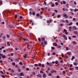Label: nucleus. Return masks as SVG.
<instances>
[{
  "label": "nucleus",
  "mask_w": 78,
  "mask_h": 78,
  "mask_svg": "<svg viewBox=\"0 0 78 78\" xmlns=\"http://www.w3.org/2000/svg\"><path fill=\"white\" fill-rule=\"evenodd\" d=\"M75 56H72V58H71V60H72V61H73V59H75Z\"/></svg>",
  "instance_id": "412c9836"
},
{
  "label": "nucleus",
  "mask_w": 78,
  "mask_h": 78,
  "mask_svg": "<svg viewBox=\"0 0 78 78\" xmlns=\"http://www.w3.org/2000/svg\"><path fill=\"white\" fill-rule=\"evenodd\" d=\"M72 24H73V23H69V25H72Z\"/></svg>",
  "instance_id": "49530a36"
},
{
  "label": "nucleus",
  "mask_w": 78,
  "mask_h": 78,
  "mask_svg": "<svg viewBox=\"0 0 78 78\" xmlns=\"http://www.w3.org/2000/svg\"><path fill=\"white\" fill-rule=\"evenodd\" d=\"M20 76H24L23 75V73H20Z\"/></svg>",
  "instance_id": "473e14b6"
},
{
  "label": "nucleus",
  "mask_w": 78,
  "mask_h": 78,
  "mask_svg": "<svg viewBox=\"0 0 78 78\" xmlns=\"http://www.w3.org/2000/svg\"><path fill=\"white\" fill-rule=\"evenodd\" d=\"M16 61L17 62H19V58H16V59H15Z\"/></svg>",
  "instance_id": "c85d7f7f"
},
{
  "label": "nucleus",
  "mask_w": 78,
  "mask_h": 78,
  "mask_svg": "<svg viewBox=\"0 0 78 78\" xmlns=\"http://www.w3.org/2000/svg\"><path fill=\"white\" fill-rule=\"evenodd\" d=\"M2 78H5V76H4L3 75H2Z\"/></svg>",
  "instance_id": "6e6d98bb"
},
{
  "label": "nucleus",
  "mask_w": 78,
  "mask_h": 78,
  "mask_svg": "<svg viewBox=\"0 0 78 78\" xmlns=\"http://www.w3.org/2000/svg\"><path fill=\"white\" fill-rule=\"evenodd\" d=\"M0 56L2 57V58L4 59L6 58V56L5 55H3L2 54H0Z\"/></svg>",
  "instance_id": "20e7f679"
},
{
  "label": "nucleus",
  "mask_w": 78,
  "mask_h": 78,
  "mask_svg": "<svg viewBox=\"0 0 78 78\" xmlns=\"http://www.w3.org/2000/svg\"><path fill=\"white\" fill-rule=\"evenodd\" d=\"M55 72V73H56V71H55L54 70H53L52 71H51V73H53Z\"/></svg>",
  "instance_id": "423d86ee"
},
{
  "label": "nucleus",
  "mask_w": 78,
  "mask_h": 78,
  "mask_svg": "<svg viewBox=\"0 0 78 78\" xmlns=\"http://www.w3.org/2000/svg\"><path fill=\"white\" fill-rule=\"evenodd\" d=\"M31 25H32V26L34 25V23L33 22H32Z\"/></svg>",
  "instance_id": "4d7b16f0"
},
{
  "label": "nucleus",
  "mask_w": 78,
  "mask_h": 78,
  "mask_svg": "<svg viewBox=\"0 0 78 78\" xmlns=\"http://www.w3.org/2000/svg\"><path fill=\"white\" fill-rule=\"evenodd\" d=\"M73 11H74L76 12V11H77V9H75V10H73Z\"/></svg>",
  "instance_id": "c03bdc74"
},
{
  "label": "nucleus",
  "mask_w": 78,
  "mask_h": 78,
  "mask_svg": "<svg viewBox=\"0 0 78 78\" xmlns=\"http://www.w3.org/2000/svg\"><path fill=\"white\" fill-rule=\"evenodd\" d=\"M27 54H25L24 55H23L24 58H27Z\"/></svg>",
  "instance_id": "dca6fc26"
},
{
  "label": "nucleus",
  "mask_w": 78,
  "mask_h": 78,
  "mask_svg": "<svg viewBox=\"0 0 78 78\" xmlns=\"http://www.w3.org/2000/svg\"><path fill=\"white\" fill-rule=\"evenodd\" d=\"M44 44H45V45H47V42L46 41H44Z\"/></svg>",
  "instance_id": "cd10ccee"
},
{
  "label": "nucleus",
  "mask_w": 78,
  "mask_h": 78,
  "mask_svg": "<svg viewBox=\"0 0 78 78\" xmlns=\"http://www.w3.org/2000/svg\"><path fill=\"white\" fill-rule=\"evenodd\" d=\"M7 37H8V38H9V35H8V34H7Z\"/></svg>",
  "instance_id": "09e8293b"
},
{
  "label": "nucleus",
  "mask_w": 78,
  "mask_h": 78,
  "mask_svg": "<svg viewBox=\"0 0 78 78\" xmlns=\"http://www.w3.org/2000/svg\"><path fill=\"white\" fill-rule=\"evenodd\" d=\"M41 41L43 42V41H45V38L44 37H42L41 38Z\"/></svg>",
  "instance_id": "9d476101"
},
{
  "label": "nucleus",
  "mask_w": 78,
  "mask_h": 78,
  "mask_svg": "<svg viewBox=\"0 0 78 78\" xmlns=\"http://www.w3.org/2000/svg\"><path fill=\"white\" fill-rule=\"evenodd\" d=\"M37 77H38L39 78H42V76L40 74L37 75Z\"/></svg>",
  "instance_id": "39448f33"
},
{
  "label": "nucleus",
  "mask_w": 78,
  "mask_h": 78,
  "mask_svg": "<svg viewBox=\"0 0 78 78\" xmlns=\"http://www.w3.org/2000/svg\"><path fill=\"white\" fill-rule=\"evenodd\" d=\"M29 14L30 15H31V14H32V13L31 12H30Z\"/></svg>",
  "instance_id": "e2e57ef3"
},
{
  "label": "nucleus",
  "mask_w": 78,
  "mask_h": 78,
  "mask_svg": "<svg viewBox=\"0 0 78 78\" xmlns=\"http://www.w3.org/2000/svg\"><path fill=\"white\" fill-rule=\"evenodd\" d=\"M65 59H67V58H68V56H65Z\"/></svg>",
  "instance_id": "3c124183"
},
{
  "label": "nucleus",
  "mask_w": 78,
  "mask_h": 78,
  "mask_svg": "<svg viewBox=\"0 0 78 78\" xmlns=\"http://www.w3.org/2000/svg\"><path fill=\"white\" fill-rule=\"evenodd\" d=\"M73 38H76V37L75 35H73Z\"/></svg>",
  "instance_id": "ea45409f"
},
{
  "label": "nucleus",
  "mask_w": 78,
  "mask_h": 78,
  "mask_svg": "<svg viewBox=\"0 0 78 78\" xmlns=\"http://www.w3.org/2000/svg\"><path fill=\"white\" fill-rule=\"evenodd\" d=\"M62 37H64V40H67V38L66 36L64 34H63L62 35Z\"/></svg>",
  "instance_id": "f03ea898"
},
{
  "label": "nucleus",
  "mask_w": 78,
  "mask_h": 78,
  "mask_svg": "<svg viewBox=\"0 0 78 78\" xmlns=\"http://www.w3.org/2000/svg\"><path fill=\"white\" fill-rule=\"evenodd\" d=\"M70 13H71V14H72V16H73V15H75V13H73L71 12H70Z\"/></svg>",
  "instance_id": "2f4dec72"
},
{
  "label": "nucleus",
  "mask_w": 78,
  "mask_h": 78,
  "mask_svg": "<svg viewBox=\"0 0 78 78\" xmlns=\"http://www.w3.org/2000/svg\"><path fill=\"white\" fill-rule=\"evenodd\" d=\"M32 14L33 16H35V15H36V13H35V12H32Z\"/></svg>",
  "instance_id": "b1692460"
},
{
  "label": "nucleus",
  "mask_w": 78,
  "mask_h": 78,
  "mask_svg": "<svg viewBox=\"0 0 78 78\" xmlns=\"http://www.w3.org/2000/svg\"><path fill=\"white\" fill-rule=\"evenodd\" d=\"M76 26H73V29L74 30H76Z\"/></svg>",
  "instance_id": "f3484780"
},
{
  "label": "nucleus",
  "mask_w": 78,
  "mask_h": 78,
  "mask_svg": "<svg viewBox=\"0 0 78 78\" xmlns=\"http://www.w3.org/2000/svg\"><path fill=\"white\" fill-rule=\"evenodd\" d=\"M72 27H69V30L70 31H72V30H71V29H72Z\"/></svg>",
  "instance_id": "2eb2a0df"
},
{
  "label": "nucleus",
  "mask_w": 78,
  "mask_h": 78,
  "mask_svg": "<svg viewBox=\"0 0 78 78\" xmlns=\"http://www.w3.org/2000/svg\"><path fill=\"white\" fill-rule=\"evenodd\" d=\"M54 44H55V46H57L58 44H56V43H55Z\"/></svg>",
  "instance_id": "0e129e2a"
},
{
  "label": "nucleus",
  "mask_w": 78,
  "mask_h": 78,
  "mask_svg": "<svg viewBox=\"0 0 78 78\" xmlns=\"http://www.w3.org/2000/svg\"><path fill=\"white\" fill-rule=\"evenodd\" d=\"M0 73L2 74H3V71H0Z\"/></svg>",
  "instance_id": "864d4df0"
},
{
  "label": "nucleus",
  "mask_w": 78,
  "mask_h": 78,
  "mask_svg": "<svg viewBox=\"0 0 78 78\" xmlns=\"http://www.w3.org/2000/svg\"><path fill=\"white\" fill-rule=\"evenodd\" d=\"M58 48H61V45H58Z\"/></svg>",
  "instance_id": "7c9ffc66"
},
{
  "label": "nucleus",
  "mask_w": 78,
  "mask_h": 78,
  "mask_svg": "<svg viewBox=\"0 0 78 78\" xmlns=\"http://www.w3.org/2000/svg\"><path fill=\"white\" fill-rule=\"evenodd\" d=\"M61 17V15H58V17H57V18H59V17Z\"/></svg>",
  "instance_id": "a19ab883"
},
{
  "label": "nucleus",
  "mask_w": 78,
  "mask_h": 78,
  "mask_svg": "<svg viewBox=\"0 0 78 78\" xmlns=\"http://www.w3.org/2000/svg\"><path fill=\"white\" fill-rule=\"evenodd\" d=\"M34 66L35 67H37L38 66H39V63L38 64H34Z\"/></svg>",
  "instance_id": "9b49d317"
},
{
  "label": "nucleus",
  "mask_w": 78,
  "mask_h": 78,
  "mask_svg": "<svg viewBox=\"0 0 78 78\" xmlns=\"http://www.w3.org/2000/svg\"><path fill=\"white\" fill-rule=\"evenodd\" d=\"M57 78H60V76H57Z\"/></svg>",
  "instance_id": "774afa93"
},
{
  "label": "nucleus",
  "mask_w": 78,
  "mask_h": 78,
  "mask_svg": "<svg viewBox=\"0 0 78 78\" xmlns=\"http://www.w3.org/2000/svg\"><path fill=\"white\" fill-rule=\"evenodd\" d=\"M67 75L68 76H70V73L69 72H68L67 73Z\"/></svg>",
  "instance_id": "1a4fd4ad"
},
{
  "label": "nucleus",
  "mask_w": 78,
  "mask_h": 78,
  "mask_svg": "<svg viewBox=\"0 0 78 78\" xmlns=\"http://www.w3.org/2000/svg\"><path fill=\"white\" fill-rule=\"evenodd\" d=\"M55 5H58V3L57 2H56L55 3Z\"/></svg>",
  "instance_id": "052dcab7"
},
{
  "label": "nucleus",
  "mask_w": 78,
  "mask_h": 78,
  "mask_svg": "<svg viewBox=\"0 0 78 78\" xmlns=\"http://www.w3.org/2000/svg\"><path fill=\"white\" fill-rule=\"evenodd\" d=\"M5 38H6V37L5 36L3 37H2V39H4V40H5Z\"/></svg>",
  "instance_id": "58836bf2"
},
{
  "label": "nucleus",
  "mask_w": 78,
  "mask_h": 78,
  "mask_svg": "<svg viewBox=\"0 0 78 78\" xmlns=\"http://www.w3.org/2000/svg\"><path fill=\"white\" fill-rule=\"evenodd\" d=\"M32 74H33V75H36V73H35V72H32Z\"/></svg>",
  "instance_id": "f704fd0d"
},
{
  "label": "nucleus",
  "mask_w": 78,
  "mask_h": 78,
  "mask_svg": "<svg viewBox=\"0 0 78 78\" xmlns=\"http://www.w3.org/2000/svg\"><path fill=\"white\" fill-rule=\"evenodd\" d=\"M63 67H64V68H65L66 67V64H64L63 65Z\"/></svg>",
  "instance_id": "de8ad7c7"
},
{
  "label": "nucleus",
  "mask_w": 78,
  "mask_h": 78,
  "mask_svg": "<svg viewBox=\"0 0 78 78\" xmlns=\"http://www.w3.org/2000/svg\"><path fill=\"white\" fill-rule=\"evenodd\" d=\"M7 44L8 46H10V44H9V42L8 41L7 42Z\"/></svg>",
  "instance_id": "f8f14e48"
},
{
  "label": "nucleus",
  "mask_w": 78,
  "mask_h": 78,
  "mask_svg": "<svg viewBox=\"0 0 78 78\" xmlns=\"http://www.w3.org/2000/svg\"><path fill=\"white\" fill-rule=\"evenodd\" d=\"M55 64H58V61H56L55 62Z\"/></svg>",
  "instance_id": "bb28decb"
},
{
  "label": "nucleus",
  "mask_w": 78,
  "mask_h": 78,
  "mask_svg": "<svg viewBox=\"0 0 78 78\" xmlns=\"http://www.w3.org/2000/svg\"><path fill=\"white\" fill-rule=\"evenodd\" d=\"M70 10H71V11H73V10H74V9H70Z\"/></svg>",
  "instance_id": "8fccbe9b"
},
{
  "label": "nucleus",
  "mask_w": 78,
  "mask_h": 78,
  "mask_svg": "<svg viewBox=\"0 0 78 78\" xmlns=\"http://www.w3.org/2000/svg\"><path fill=\"white\" fill-rule=\"evenodd\" d=\"M61 55L62 56V57H64V54L62 53Z\"/></svg>",
  "instance_id": "69168bd1"
},
{
  "label": "nucleus",
  "mask_w": 78,
  "mask_h": 78,
  "mask_svg": "<svg viewBox=\"0 0 78 78\" xmlns=\"http://www.w3.org/2000/svg\"><path fill=\"white\" fill-rule=\"evenodd\" d=\"M51 7H54V6H55V4H52L51 5Z\"/></svg>",
  "instance_id": "4c0bfd02"
},
{
  "label": "nucleus",
  "mask_w": 78,
  "mask_h": 78,
  "mask_svg": "<svg viewBox=\"0 0 78 78\" xmlns=\"http://www.w3.org/2000/svg\"><path fill=\"white\" fill-rule=\"evenodd\" d=\"M41 46H42L43 47H44V44L43 43V42H41Z\"/></svg>",
  "instance_id": "aec40b11"
},
{
  "label": "nucleus",
  "mask_w": 78,
  "mask_h": 78,
  "mask_svg": "<svg viewBox=\"0 0 78 78\" xmlns=\"http://www.w3.org/2000/svg\"><path fill=\"white\" fill-rule=\"evenodd\" d=\"M74 33L75 34H78V32L77 31H74Z\"/></svg>",
  "instance_id": "a878e982"
},
{
  "label": "nucleus",
  "mask_w": 78,
  "mask_h": 78,
  "mask_svg": "<svg viewBox=\"0 0 78 78\" xmlns=\"http://www.w3.org/2000/svg\"><path fill=\"white\" fill-rule=\"evenodd\" d=\"M69 48L68 47H66V50L68 51L69 50Z\"/></svg>",
  "instance_id": "c9c22d12"
},
{
  "label": "nucleus",
  "mask_w": 78,
  "mask_h": 78,
  "mask_svg": "<svg viewBox=\"0 0 78 78\" xmlns=\"http://www.w3.org/2000/svg\"><path fill=\"white\" fill-rule=\"evenodd\" d=\"M11 72H12L14 73V70H13V69H12Z\"/></svg>",
  "instance_id": "5fc2aeb1"
},
{
  "label": "nucleus",
  "mask_w": 78,
  "mask_h": 78,
  "mask_svg": "<svg viewBox=\"0 0 78 78\" xmlns=\"http://www.w3.org/2000/svg\"><path fill=\"white\" fill-rule=\"evenodd\" d=\"M73 65H74V66H77V65H78V63L74 62L73 63Z\"/></svg>",
  "instance_id": "4468645a"
},
{
  "label": "nucleus",
  "mask_w": 78,
  "mask_h": 78,
  "mask_svg": "<svg viewBox=\"0 0 78 78\" xmlns=\"http://www.w3.org/2000/svg\"><path fill=\"white\" fill-rule=\"evenodd\" d=\"M46 76H46V75H45V74H43V78H46Z\"/></svg>",
  "instance_id": "ddd939ff"
},
{
  "label": "nucleus",
  "mask_w": 78,
  "mask_h": 78,
  "mask_svg": "<svg viewBox=\"0 0 78 78\" xmlns=\"http://www.w3.org/2000/svg\"><path fill=\"white\" fill-rule=\"evenodd\" d=\"M21 71V70L20 69H18V72H19V73Z\"/></svg>",
  "instance_id": "bf43d9fd"
},
{
  "label": "nucleus",
  "mask_w": 78,
  "mask_h": 78,
  "mask_svg": "<svg viewBox=\"0 0 78 78\" xmlns=\"http://www.w3.org/2000/svg\"><path fill=\"white\" fill-rule=\"evenodd\" d=\"M27 41V39H24L23 41Z\"/></svg>",
  "instance_id": "680f3d73"
},
{
  "label": "nucleus",
  "mask_w": 78,
  "mask_h": 78,
  "mask_svg": "<svg viewBox=\"0 0 78 78\" xmlns=\"http://www.w3.org/2000/svg\"><path fill=\"white\" fill-rule=\"evenodd\" d=\"M52 55H56V53H55V52H53L52 53Z\"/></svg>",
  "instance_id": "603ef678"
},
{
  "label": "nucleus",
  "mask_w": 78,
  "mask_h": 78,
  "mask_svg": "<svg viewBox=\"0 0 78 78\" xmlns=\"http://www.w3.org/2000/svg\"><path fill=\"white\" fill-rule=\"evenodd\" d=\"M49 66L50 67H51L53 66V64H52V63H49Z\"/></svg>",
  "instance_id": "c756f323"
},
{
  "label": "nucleus",
  "mask_w": 78,
  "mask_h": 78,
  "mask_svg": "<svg viewBox=\"0 0 78 78\" xmlns=\"http://www.w3.org/2000/svg\"><path fill=\"white\" fill-rule=\"evenodd\" d=\"M39 67H41L42 68H45V64H41V63H39Z\"/></svg>",
  "instance_id": "f257e3e1"
},
{
  "label": "nucleus",
  "mask_w": 78,
  "mask_h": 78,
  "mask_svg": "<svg viewBox=\"0 0 78 78\" xmlns=\"http://www.w3.org/2000/svg\"><path fill=\"white\" fill-rule=\"evenodd\" d=\"M62 3H63V4H64V5H65V4H66V2L64 1H63Z\"/></svg>",
  "instance_id": "4be33fe9"
},
{
  "label": "nucleus",
  "mask_w": 78,
  "mask_h": 78,
  "mask_svg": "<svg viewBox=\"0 0 78 78\" xmlns=\"http://www.w3.org/2000/svg\"><path fill=\"white\" fill-rule=\"evenodd\" d=\"M19 64L21 65V66H23V63L22 62H19Z\"/></svg>",
  "instance_id": "a211bd4d"
},
{
  "label": "nucleus",
  "mask_w": 78,
  "mask_h": 78,
  "mask_svg": "<svg viewBox=\"0 0 78 78\" xmlns=\"http://www.w3.org/2000/svg\"><path fill=\"white\" fill-rule=\"evenodd\" d=\"M38 41L40 42H41V38H38Z\"/></svg>",
  "instance_id": "e433bc0d"
},
{
  "label": "nucleus",
  "mask_w": 78,
  "mask_h": 78,
  "mask_svg": "<svg viewBox=\"0 0 78 78\" xmlns=\"http://www.w3.org/2000/svg\"><path fill=\"white\" fill-rule=\"evenodd\" d=\"M26 78H30V76H28L26 77Z\"/></svg>",
  "instance_id": "338daca9"
},
{
  "label": "nucleus",
  "mask_w": 78,
  "mask_h": 78,
  "mask_svg": "<svg viewBox=\"0 0 78 78\" xmlns=\"http://www.w3.org/2000/svg\"><path fill=\"white\" fill-rule=\"evenodd\" d=\"M63 17H66V19H67V18L69 17V16H67V15L66 13L63 14Z\"/></svg>",
  "instance_id": "7ed1b4c3"
},
{
  "label": "nucleus",
  "mask_w": 78,
  "mask_h": 78,
  "mask_svg": "<svg viewBox=\"0 0 78 78\" xmlns=\"http://www.w3.org/2000/svg\"><path fill=\"white\" fill-rule=\"evenodd\" d=\"M51 22H53V20L51 19H50L49 20V23H51Z\"/></svg>",
  "instance_id": "6ab92c4d"
},
{
  "label": "nucleus",
  "mask_w": 78,
  "mask_h": 78,
  "mask_svg": "<svg viewBox=\"0 0 78 78\" xmlns=\"http://www.w3.org/2000/svg\"><path fill=\"white\" fill-rule=\"evenodd\" d=\"M74 3L75 5H76V2H74Z\"/></svg>",
  "instance_id": "13d9d810"
},
{
  "label": "nucleus",
  "mask_w": 78,
  "mask_h": 78,
  "mask_svg": "<svg viewBox=\"0 0 78 78\" xmlns=\"http://www.w3.org/2000/svg\"><path fill=\"white\" fill-rule=\"evenodd\" d=\"M72 43L74 45L77 44V43H76V42H75V41H73Z\"/></svg>",
  "instance_id": "6e6552de"
},
{
  "label": "nucleus",
  "mask_w": 78,
  "mask_h": 78,
  "mask_svg": "<svg viewBox=\"0 0 78 78\" xmlns=\"http://www.w3.org/2000/svg\"><path fill=\"white\" fill-rule=\"evenodd\" d=\"M36 16L37 17H39V16H40V15H39V13H37Z\"/></svg>",
  "instance_id": "393cba45"
},
{
  "label": "nucleus",
  "mask_w": 78,
  "mask_h": 78,
  "mask_svg": "<svg viewBox=\"0 0 78 78\" xmlns=\"http://www.w3.org/2000/svg\"><path fill=\"white\" fill-rule=\"evenodd\" d=\"M12 66H15V62H12Z\"/></svg>",
  "instance_id": "5701e85b"
},
{
  "label": "nucleus",
  "mask_w": 78,
  "mask_h": 78,
  "mask_svg": "<svg viewBox=\"0 0 78 78\" xmlns=\"http://www.w3.org/2000/svg\"><path fill=\"white\" fill-rule=\"evenodd\" d=\"M55 15V12H54L53 14L52 15V16H54Z\"/></svg>",
  "instance_id": "37998d69"
},
{
  "label": "nucleus",
  "mask_w": 78,
  "mask_h": 78,
  "mask_svg": "<svg viewBox=\"0 0 78 78\" xmlns=\"http://www.w3.org/2000/svg\"><path fill=\"white\" fill-rule=\"evenodd\" d=\"M67 53L69 56H70L71 55V52H68Z\"/></svg>",
  "instance_id": "0eeeda50"
},
{
  "label": "nucleus",
  "mask_w": 78,
  "mask_h": 78,
  "mask_svg": "<svg viewBox=\"0 0 78 78\" xmlns=\"http://www.w3.org/2000/svg\"><path fill=\"white\" fill-rule=\"evenodd\" d=\"M43 5H47V3L46 2H44V3L43 4Z\"/></svg>",
  "instance_id": "79ce46f5"
},
{
  "label": "nucleus",
  "mask_w": 78,
  "mask_h": 78,
  "mask_svg": "<svg viewBox=\"0 0 78 78\" xmlns=\"http://www.w3.org/2000/svg\"><path fill=\"white\" fill-rule=\"evenodd\" d=\"M51 48L52 50H55V47H51Z\"/></svg>",
  "instance_id": "a18cd8bd"
},
{
  "label": "nucleus",
  "mask_w": 78,
  "mask_h": 78,
  "mask_svg": "<svg viewBox=\"0 0 78 78\" xmlns=\"http://www.w3.org/2000/svg\"><path fill=\"white\" fill-rule=\"evenodd\" d=\"M29 47H30V45H27V48L29 49V50H30V48H29Z\"/></svg>",
  "instance_id": "72a5a7b5"
}]
</instances>
